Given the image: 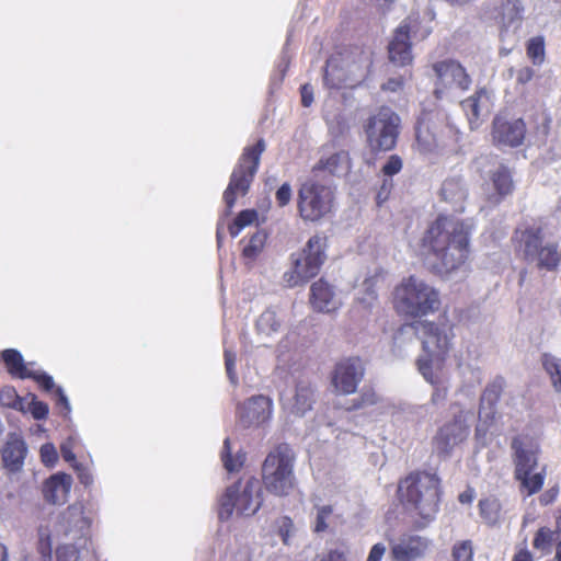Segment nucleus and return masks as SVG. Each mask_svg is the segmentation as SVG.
Wrapping results in <instances>:
<instances>
[{
	"label": "nucleus",
	"mask_w": 561,
	"mask_h": 561,
	"mask_svg": "<svg viewBox=\"0 0 561 561\" xmlns=\"http://www.w3.org/2000/svg\"><path fill=\"white\" fill-rule=\"evenodd\" d=\"M277 529H278V535L282 538V541L285 545H289L290 538L295 533V527H294L293 520L287 516H283L280 518H278L277 519Z\"/></svg>",
	"instance_id": "obj_49"
},
{
	"label": "nucleus",
	"mask_w": 561,
	"mask_h": 561,
	"mask_svg": "<svg viewBox=\"0 0 561 561\" xmlns=\"http://www.w3.org/2000/svg\"><path fill=\"white\" fill-rule=\"evenodd\" d=\"M495 415L494 405H488L480 403L479 410V423L476 427V437L478 440H482L488 432L489 425L493 421Z\"/></svg>",
	"instance_id": "obj_42"
},
{
	"label": "nucleus",
	"mask_w": 561,
	"mask_h": 561,
	"mask_svg": "<svg viewBox=\"0 0 561 561\" xmlns=\"http://www.w3.org/2000/svg\"><path fill=\"white\" fill-rule=\"evenodd\" d=\"M225 366L228 378L232 385L238 383V377L236 374V354L229 350L225 351Z\"/></svg>",
	"instance_id": "obj_54"
},
{
	"label": "nucleus",
	"mask_w": 561,
	"mask_h": 561,
	"mask_svg": "<svg viewBox=\"0 0 561 561\" xmlns=\"http://www.w3.org/2000/svg\"><path fill=\"white\" fill-rule=\"evenodd\" d=\"M73 449V442L71 438H69L67 442L62 443L60 446V453L62 458L67 461L73 465L78 463L76 461V455L72 451Z\"/></svg>",
	"instance_id": "obj_59"
},
{
	"label": "nucleus",
	"mask_w": 561,
	"mask_h": 561,
	"mask_svg": "<svg viewBox=\"0 0 561 561\" xmlns=\"http://www.w3.org/2000/svg\"><path fill=\"white\" fill-rule=\"evenodd\" d=\"M412 31L411 21H403L394 31L393 37L388 46L390 60L398 66H404L411 62L410 33Z\"/></svg>",
	"instance_id": "obj_23"
},
{
	"label": "nucleus",
	"mask_w": 561,
	"mask_h": 561,
	"mask_svg": "<svg viewBox=\"0 0 561 561\" xmlns=\"http://www.w3.org/2000/svg\"><path fill=\"white\" fill-rule=\"evenodd\" d=\"M282 408L286 417L290 421L304 417L312 409L314 403V389L307 381H299L295 389L282 396Z\"/></svg>",
	"instance_id": "obj_16"
},
{
	"label": "nucleus",
	"mask_w": 561,
	"mask_h": 561,
	"mask_svg": "<svg viewBox=\"0 0 561 561\" xmlns=\"http://www.w3.org/2000/svg\"><path fill=\"white\" fill-rule=\"evenodd\" d=\"M390 546L391 561H422L433 548V541L426 536L405 533L393 539Z\"/></svg>",
	"instance_id": "obj_15"
},
{
	"label": "nucleus",
	"mask_w": 561,
	"mask_h": 561,
	"mask_svg": "<svg viewBox=\"0 0 561 561\" xmlns=\"http://www.w3.org/2000/svg\"><path fill=\"white\" fill-rule=\"evenodd\" d=\"M520 245L527 260L538 255V251L545 245L543 232L541 228L531 227L520 233Z\"/></svg>",
	"instance_id": "obj_32"
},
{
	"label": "nucleus",
	"mask_w": 561,
	"mask_h": 561,
	"mask_svg": "<svg viewBox=\"0 0 561 561\" xmlns=\"http://www.w3.org/2000/svg\"><path fill=\"white\" fill-rule=\"evenodd\" d=\"M257 218V214L255 210L247 209L242 210L238 217L234 219V221L229 226V232L231 237H237L241 230L254 222Z\"/></svg>",
	"instance_id": "obj_44"
},
{
	"label": "nucleus",
	"mask_w": 561,
	"mask_h": 561,
	"mask_svg": "<svg viewBox=\"0 0 561 561\" xmlns=\"http://www.w3.org/2000/svg\"><path fill=\"white\" fill-rule=\"evenodd\" d=\"M1 358L11 375L22 379L33 376L32 369H30L27 364L24 363L22 354L19 351L14 348L4 350L1 353Z\"/></svg>",
	"instance_id": "obj_33"
},
{
	"label": "nucleus",
	"mask_w": 561,
	"mask_h": 561,
	"mask_svg": "<svg viewBox=\"0 0 561 561\" xmlns=\"http://www.w3.org/2000/svg\"><path fill=\"white\" fill-rule=\"evenodd\" d=\"M534 70L529 67H523L516 71L517 84L525 85L534 78Z\"/></svg>",
	"instance_id": "obj_62"
},
{
	"label": "nucleus",
	"mask_w": 561,
	"mask_h": 561,
	"mask_svg": "<svg viewBox=\"0 0 561 561\" xmlns=\"http://www.w3.org/2000/svg\"><path fill=\"white\" fill-rule=\"evenodd\" d=\"M469 412H459L454 420L444 424L433 440L434 450L444 457H449L453 450L463 443L469 435Z\"/></svg>",
	"instance_id": "obj_13"
},
{
	"label": "nucleus",
	"mask_w": 561,
	"mask_h": 561,
	"mask_svg": "<svg viewBox=\"0 0 561 561\" xmlns=\"http://www.w3.org/2000/svg\"><path fill=\"white\" fill-rule=\"evenodd\" d=\"M27 412H30L35 420H44L48 414V405L42 401H38L34 394L30 393V401H27Z\"/></svg>",
	"instance_id": "obj_48"
},
{
	"label": "nucleus",
	"mask_w": 561,
	"mask_h": 561,
	"mask_svg": "<svg viewBox=\"0 0 561 561\" xmlns=\"http://www.w3.org/2000/svg\"><path fill=\"white\" fill-rule=\"evenodd\" d=\"M262 505V485L260 480L249 478L227 488L219 501V518L228 519L236 512L240 516L254 515Z\"/></svg>",
	"instance_id": "obj_6"
},
{
	"label": "nucleus",
	"mask_w": 561,
	"mask_h": 561,
	"mask_svg": "<svg viewBox=\"0 0 561 561\" xmlns=\"http://www.w3.org/2000/svg\"><path fill=\"white\" fill-rule=\"evenodd\" d=\"M18 393L14 388L5 387L0 391V405L13 408L16 405Z\"/></svg>",
	"instance_id": "obj_56"
},
{
	"label": "nucleus",
	"mask_w": 561,
	"mask_h": 561,
	"mask_svg": "<svg viewBox=\"0 0 561 561\" xmlns=\"http://www.w3.org/2000/svg\"><path fill=\"white\" fill-rule=\"evenodd\" d=\"M541 362L554 391L561 394V358L551 354H543Z\"/></svg>",
	"instance_id": "obj_37"
},
{
	"label": "nucleus",
	"mask_w": 561,
	"mask_h": 561,
	"mask_svg": "<svg viewBox=\"0 0 561 561\" xmlns=\"http://www.w3.org/2000/svg\"><path fill=\"white\" fill-rule=\"evenodd\" d=\"M285 316L276 307L266 308L255 321L256 342L267 345L270 340L277 334L283 327Z\"/></svg>",
	"instance_id": "obj_25"
},
{
	"label": "nucleus",
	"mask_w": 561,
	"mask_h": 561,
	"mask_svg": "<svg viewBox=\"0 0 561 561\" xmlns=\"http://www.w3.org/2000/svg\"><path fill=\"white\" fill-rule=\"evenodd\" d=\"M473 548L470 540L456 542L453 548L454 561H472Z\"/></svg>",
	"instance_id": "obj_47"
},
{
	"label": "nucleus",
	"mask_w": 561,
	"mask_h": 561,
	"mask_svg": "<svg viewBox=\"0 0 561 561\" xmlns=\"http://www.w3.org/2000/svg\"><path fill=\"white\" fill-rule=\"evenodd\" d=\"M267 234L265 231H256L249 241V244L243 249V255L248 259H255L264 249Z\"/></svg>",
	"instance_id": "obj_43"
},
{
	"label": "nucleus",
	"mask_w": 561,
	"mask_h": 561,
	"mask_svg": "<svg viewBox=\"0 0 561 561\" xmlns=\"http://www.w3.org/2000/svg\"><path fill=\"white\" fill-rule=\"evenodd\" d=\"M403 503L423 520V526L434 519L438 512L439 480L428 472L410 474L399 485Z\"/></svg>",
	"instance_id": "obj_3"
},
{
	"label": "nucleus",
	"mask_w": 561,
	"mask_h": 561,
	"mask_svg": "<svg viewBox=\"0 0 561 561\" xmlns=\"http://www.w3.org/2000/svg\"><path fill=\"white\" fill-rule=\"evenodd\" d=\"M301 103L304 106L309 107L313 102V89L310 84H304L300 89Z\"/></svg>",
	"instance_id": "obj_63"
},
{
	"label": "nucleus",
	"mask_w": 561,
	"mask_h": 561,
	"mask_svg": "<svg viewBox=\"0 0 561 561\" xmlns=\"http://www.w3.org/2000/svg\"><path fill=\"white\" fill-rule=\"evenodd\" d=\"M273 414V401L265 396H254L238 407V422L243 428L259 427Z\"/></svg>",
	"instance_id": "obj_18"
},
{
	"label": "nucleus",
	"mask_w": 561,
	"mask_h": 561,
	"mask_svg": "<svg viewBox=\"0 0 561 561\" xmlns=\"http://www.w3.org/2000/svg\"><path fill=\"white\" fill-rule=\"evenodd\" d=\"M439 195L442 201L450 204L455 211L461 213L465 210L468 188L461 178L451 176L446 179L442 184Z\"/></svg>",
	"instance_id": "obj_28"
},
{
	"label": "nucleus",
	"mask_w": 561,
	"mask_h": 561,
	"mask_svg": "<svg viewBox=\"0 0 561 561\" xmlns=\"http://www.w3.org/2000/svg\"><path fill=\"white\" fill-rule=\"evenodd\" d=\"M474 164L477 170L492 183L494 193L489 196L492 202L497 203L502 196L508 195L513 192L514 183L511 171L496 157H479Z\"/></svg>",
	"instance_id": "obj_14"
},
{
	"label": "nucleus",
	"mask_w": 561,
	"mask_h": 561,
	"mask_svg": "<svg viewBox=\"0 0 561 561\" xmlns=\"http://www.w3.org/2000/svg\"><path fill=\"white\" fill-rule=\"evenodd\" d=\"M420 329L424 354L416 360L417 369L427 382L436 385L440 380L445 355L451 348L453 328L446 323L420 322Z\"/></svg>",
	"instance_id": "obj_2"
},
{
	"label": "nucleus",
	"mask_w": 561,
	"mask_h": 561,
	"mask_svg": "<svg viewBox=\"0 0 561 561\" xmlns=\"http://www.w3.org/2000/svg\"><path fill=\"white\" fill-rule=\"evenodd\" d=\"M332 505H316L311 528L314 534H323L330 529L334 519Z\"/></svg>",
	"instance_id": "obj_35"
},
{
	"label": "nucleus",
	"mask_w": 561,
	"mask_h": 561,
	"mask_svg": "<svg viewBox=\"0 0 561 561\" xmlns=\"http://www.w3.org/2000/svg\"><path fill=\"white\" fill-rule=\"evenodd\" d=\"M420 332V322L401 325L393 336V353L398 356H404L411 346L416 344Z\"/></svg>",
	"instance_id": "obj_29"
},
{
	"label": "nucleus",
	"mask_w": 561,
	"mask_h": 561,
	"mask_svg": "<svg viewBox=\"0 0 561 561\" xmlns=\"http://www.w3.org/2000/svg\"><path fill=\"white\" fill-rule=\"evenodd\" d=\"M553 540V533L548 528H540L534 539V547L539 550H546Z\"/></svg>",
	"instance_id": "obj_52"
},
{
	"label": "nucleus",
	"mask_w": 561,
	"mask_h": 561,
	"mask_svg": "<svg viewBox=\"0 0 561 561\" xmlns=\"http://www.w3.org/2000/svg\"><path fill=\"white\" fill-rule=\"evenodd\" d=\"M530 261L548 270L556 267L559 262L558 243L546 241L545 245L538 251V255H534Z\"/></svg>",
	"instance_id": "obj_36"
},
{
	"label": "nucleus",
	"mask_w": 561,
	"mask_h": 561,
	"mask_svg": "<svg viewBox=\"0 0 561 561\" xmlns=\"http://www.w3.org/2000/svg\"><path fill=\"white\" fill-rule=\"evenodd\" d=\"M377 282H378L377 275L367 277L356 290L355 300L364 309H371L377 304V300H378V294L376 290Z\"/></svg>",
	"instance_id": "obj_34"
},
{
	"label": "nucleus",
	"mask_w": 561,
	"mask_h": 561,
	"mask_svg": "<svg viewBox=\"0 0 561 561\" xmlns=\"http://www.w3.org/2000/svg\"><path fill=\"white\" fill-rule=\"evenodd\" d=\"M402 165L401 158L397 154H392L382 167V173L386 176H392L401 171Z\"/></svg>",
	"instance_id": "obj_55"
},
{
	"label": "nucleus",
	"mask_w": 561,
	"mask_h": 561,
	"mask_svg": "<svg viewBox=\"0 0 561 561\" xmlns=\"http://www.w3.org/2000/svg\"><path fill=\"white\" fill-rule=\"evenodd\" d=\"M527 55L535 65H541L545 58V44L541 37H533L527 45Z\"/></svg>",
	"instance_id": "obj_46"
},
{
	"label": "nucleus",
	"mask_w": 561,
	"mask_h": 561,
	"mask_svg": "<svg viewBox=\"0 0 561 561\" xmlns=\"http://www.w3.org/2000/svg\"><path fill=\"white\" fill-rule=\"evenodd\" d=\"M41 460L46 467H54L58 460V454L55 446L46 443L41 447Z\"/></svg>",
	"instance_id": "obj_51"
},
{
	"label": "nucleus",
	"mask_w": 561,
	"mask_h": 561,
	"mask_svg": "<svg viewBox=\"0 0 561 561\" xmlns=\"http://www.w3.org/2000/svg\"><path fill=\"white\" fill-rule=\"evenodd\" d=\"M516 479L520 482V489L523 492H526L527 495H531L537 493L545 481V471L540 472H531L525 476L516 477Z\"/></svg>",
	"instance_id": "obj_41"
},
{
	"label": "nucleus",
	"mask_w": 561,
	"mask_h": 561,
	"mask_svg": "<svg viewBox=\"0 0 561 561\" xmlns=\"http://www.w3.org/2000/svg\"><path fill=\"white\" fill-rule=\"evenodd\" d=\"M393 305L399 313L423 317L438 309L439 295L423 279L410 276L394 288Z\"/></svg>",
	"instance_id": "obj_4"
},
{
	"label": "nucleus",
	"mask_w": 561,
	"mask_h": 561,
	"mask_svg": "<svg viewBox=\"0 0 561 561\" xmlns=\"http://www.w3.org/2000/svg\"><path fill=\"white\" fill-rule=\"evenodd\" d=\"M351 168L348 153L344 150H339L332 153H327L323 149L319 161L313 165L311 175L319 179L322 172H327L333 176L345 175Z\"/></svg>",
	"instance_id": "obj_27"
},
{
	"label": "nucleus",
	"mask_w": 561,
	"mask_h": 561,
	"mask_svg": "<svg viewBox=\"0 0 561 561\" xmlns=\"http://www.w3.org/2000/svg\"><path fill=\"white\" fill-rule=\"evenodd\" d=\"M220 458L228 472H236L242 468L245 461V454L239 449L234 455H232L230 439L226 438L220 453Z\"/></svg>",
	"instance_id": "obj_38"
},
{
	"label": "nucleus",
	"mask_w": 561,
	"mask_h": 561,
	"mask_svg": "<svg viewBox=\"0 0 561 561\" xmlns=\"http://www.w3.org/2000/svg\"><path fill=\"white\" fill-rule=\"evenodd\" d=\"M480 516L489 525H495L501 518V503L494 497H485L479 502Z\"/></svg>",
	"instance_id": "obj_39"
},
{
	"label": "nucleus",
	"mask_w": 561,
	"mask_h": 561,
	"mask_svg": "<svg viewBox=\"0 0 561 561\" xmlns=\"http://www.w3.org/2000/svg\"><path fill=\"white\" fill-rule=\"evenodd\" d=\"M71 486V476L57 472L45 480L42 489L43 497L49 504L62 505L68 500Z\"/></svg>",
	"instance_id": "obj_26"
},
{
	"label": "nucleus",
	"mask_w": 561,
	"mask_h": 561,
	"mask_svg": "<svg viewBox=\"0 0 561 561\" xmlns=\"http://www.w3.org/2000/svg\"><path fill=\"white\" fill-rule=\"evenodd\" d=\"M264 150L265 142L263 139L257 140L255 145L244 149L239 163L232 171L230 182L224 192V201L228 210L234 206L237 197L244 196L248 193Z\"/></svg>",
	"instance_id": "obj_8"
},
{
	"label": "nucleus",
	"mask_w": 561,
	"mask_h": 561,
	"mask_svg": "<svg viewBox=\"0 0 561 561\" xmlns=\"http://www.w3.org/2000/svg\"><path fill=\"white\" fill-rule=\"evenodd\" d=\"M335 188L328 182L310 175L298 191L297 207L302 220L317 222L334 208Z\"/></svg>",
	"instance_id": "obj_5"
},
{
	"label": "nucleus",
	"mask_w": 561,
	"mask_h": 561,
	"mask_svg": "<svg viewBox=\"0 0 561 561\" xmlns=\"http://www.w3.org/2000/svg\"><path fill=\"white\" fill-rule=\"evenodd\" d=\"M291 195H293V192H291L290 184L284 183L283 185H280V187L277 190V192L275 194L277 204L280 207L286 206L290 202Z\"/></svg>",
	"instance_id": "obj_57"
},
{
	"label": "nucleus",
	"mask_w": 561,
	"mask_h": 561,
	"mask_svg": "<svg viewBox=\"0 0 561 561\" xmlns=\"http://www.w3.org/2000/svg\"><path fill=\"white\" fill-rule=\"evenodd\" d=\"M365 374V367L358 357H350L339 362L335 366L332 385L336 392L351 394L357 390Z\"/></svg>",
	"instance_id": "obj_17"
},
{
	"label": "nucleus",
	"mask_w": 561,
	"mask_h": 561,
	"mask_svg": "<svg viewBox=\"0 0 561 561\" xmlns=\"http://www.w3.org/2000/svg\"><path fill=\"white\" fill-rule=\"evenodd\" d=\"M437 76L435 94L437 99L451 98L457 91H466L471 84L466 69L455 60H445L434 66Z\"/></svg>",
	"instance_id": "obj_12"
},
{
	"label": "nucleus",
	"mask_w": 561,
	"mask_h": 561,
	"mask_svg": "<svg viewBox=\"0 0 561 561\" xmlns=\"http://www.w3.org/2000/svg\"><path fill=\"white\" fill-rule=\"evenodd\" d=\"M524 8L519 0H505L501 10V39L512 47L518 42L517 31L523 20Z\"/></svg>",
	"instance_id": "obj_21"
},
{
	"label": "nucleus",
	"mask_w": 561,
	"mask_h": 561,
	"mask_svg": "<svg viewBox=\"0 0 561 561\" xmlns=\"http://www.w3.org/2000/svg\"><path fill=\"white\" fill-rule=\"evenodd\" d=\"M440 116V113L427 112L423 113L419 118L416 144L421 152L432 153L440 148H445L447 146L446 136L456 139L458 130L453 124L447 122L444 128L437 124Z\"/></svg>",
	"instance_id": "obj_11"
},
{
	"label": "nucleus",
	"mask_w": 561,
	"mask_h": 561,
	"mask_svg": "<svg viewBox=\"0 0 561 561\" xmlns=\"http://www.w3.org/2000/svg\"><path fill=\"white\" fill-rule=\"evenodd\" d=\"M392 180H388V179H385L377 195H376V201H377V204L378 205H381L383 204L389 195H390V192L392 190Z\"/></svg>",
	"instance_id": "obj_60"
},
{
	"label": "nucleus",
	"mask_w": 561,
	"mask_h": 561,
	"mask_svg": "<svg viewBox=\"0 0 561 561\" xmlns=\"http://www.w3.org/2000/svg\"><path fill=\"white\" fill-rule=\"evenodd\" d=\"M399 125L400 117L390 107H381L368 119L365 128L369 149L374 152L393 149Z\"/></svg>",
	"instance_id": "obj_10"
},
{
	"label": "nucleus",
	"mask_w": 561,
	"mask_h": 561,
	"mask_svg": "<svg viewBox=\"0 0 561 561\" xmlns=\"http://www.w3.org/2000/svg\"><path fill=\"white\" fill-rule=\"evenodd\" d=\"M310 304L316 311L325 313L336 311L342 305L334 287L323 279L311 285Z\"/></svg>",
	"instance_id": "obj_24"
},
{
	"label": "nucleus",
	"mask_w": 561,
	"mask_h": 561,
	"mask_svg": "<svg viewBox=\"0 0 561 561\" xmlns=\"http://www.w3.org/2000/svg\"><path fill=\"white\" fill-rule=\"evenodd\" d=\"M504 386V379L503 378H496L491 383L488 385L485 390L482 393L481 402L483 404L488 405H495L497 400L500 399V396L502 393Z\"/></svg>",
	"instance_id": "obj_45"
},
{
	"label": "nucleus",
	"mask_w": 561,
	"mask_h": 561,
	"mask_svg": "<svg viewBox=\"0 0 561 561\" xmlns=\"http://www.w3.org/2000/svg\"><path fill=\"white\" fill-rule=\"evenodd\" d=\"M327 238L316 234L311 237L301 252L293 254V268L283 275L287 287H296L314 277L327 260Z\"/></svg>",
	"instance_id": "obj_7"
},
{
	"label": "nucleus",
	"mask_w": 561,
	"mask_h": 561,
	"mask_svg": "<svg viewBox=\"0 0 561 561\" xmlns=\"http://www.w3.org/2000/svg\"><path fill=\"white\" fill-rule=\"evenodd\" d=\"M470 129H477L489 117L493 107V95L486 88H480L460 102Z\"/></svg>",
	"instance_id": "obj_20"
},
{
	"label": "nucleus",
	"mask_w": 561,
	"mask_h": 561,
	"mask_svg": "<svg viewBox=\"0 0 561 561\" xmlns=\"http://www.w3.org/2000/svg\"><path fill=\"white\" fill-rule=\"evenodd\" d=\"M470 229L465 221L438 216L421 239V255L436 273L451 274L465 264Z\"/></svg>",
	"instance_id": "obj_1"
},
{
	"label": "nucleus",
	"mask_w": 561,
	"mask_h": 561,
	"mask_svg": "<svg viewBox=\"0 0 561 561\" xmlns=\"http://www.w3.org/2000/svg\"><path fill=\"white\" fill-rule=\"evenodd\" d=\"M525 134V123L520 118L506 121L496 117L493 122L492 137L497 146L517 147L523 142Z\"/></svg>",
	"instance_id": "obj_22"
},
{
	"label": "nucleus",
	"mask_w": 561,
	"mask_h": 561,
	"mask_svg": "<svg viewBox=\"0 0 561 561\" xmlns=\"http://www.w3.org/2000/svg\"><path fill=\"white\" fill-rule=\"evenodd\" d=\"M91 520L84 515L83 505L75 503L68 506L58 517V534L66 537L79 538L82 547L87 545V538Z\"/></svg>",
	"instance_id": "obj_19"
},
{
	"label": "nucleus",
	"mask_w": 561,
	"mask_h": 561,
	"mask_svg": "<svg viewBox=\"0 0 561 561\" xmlns=\"http://www.w3.org/2000/svg\"><path fill=\"white\" fill-rule=\"evenodd\" d=\"M27 448L23 439L14 437L7 444L2 453L4 466L11 471L19 470L26 455Z\"/></svg>",
	"instance_id": "obj_31"
},
{
	"label": "nucleus",
	"mask_w": 561,
	"mask_h": 561,
	"mask_svg": "<svg viewBox=\"0 0 561 561\" xmlns=\"http://www.w3.org/2000/svg\"><path fill=\"white\" fill-rule=\"evenodd\" d=\"M294 457L287 446L271 451L263 463V481L271 493L284 496L294 488Z\"/></svg>",
	"instance_id": "obj_9"
},
{
	"label": "nucleus",
	"mask_w": 561,
	"mask_h": 561,
	"mask_svg": "<svg viewBox=\"0 0 561 561\" xmlns=\"http://www.w3.org/2000/svg\"><path fill=\"white\" fill-rule=\"evenodd\" d=\"M79 548H82L81 543L76 545H65L57 549V561H78L79 559Z\"/></svg>",
	"instance_id": "obj_50"
},
{
	"label": "nucleus",
	"mask_w": 561,
	"mask_h": 561,
	"mask_svg": "<svg viewBox=\"0 0 561 561\" xmlns=\"http://www.w3.org/2000/svg\"><path fill=\"white\" fill-rule=\"evenodd\" d=\"M38 543L37 550L41 556V561H51V533L48 528V524L41 523L37 529Z\"/></svg>",
	"instance_id": "obj_40"
},
{
	"label": "nucleus",
	"mask_w": 561,
	"mask_h": 561,
	"mask_svg": "<svg viewBox=\"0 0 561 561\" xmlns=\"http://www.w3.org/2000/svg\"><path fill=\"white\" fill-rule=\"evenodd\" d=\"M319 561H346V557L343 551L332 549L320 557Z\"/></svg>",
	"instance_id": "obj_64"
},
{
	"label": "nucleus",
	"mask_w": 561,
	"mask_h": 561,
	"mask_svg": "<svg viewBox=\"0 0 561 561\" xmlns=\"http://www.w3.org/2000/svg\"><path fill=\"white\" fill-rule=\"evenodd\" d=\"M323 83L330 89L339 88L342 83L341 76L334 73L333 60H329L327 64L323 75Z\"/></svg>",
	"instance_id": "obj_53"
},
{
	"label": "nucleus",
	"mask_w": 561,
	"mask_h": 561,
	"mask_svg": "<svg viewBox=\"0 0 561 561\" xmlns=\"http://www.w3.org/2000/svg\"><path fill=\"white\" fill-rule=\"evenodd\" d=\"M32 375L28 378L36 380L45 390L49 391L54 389L55 383L53 377L43 371L32 370Z\"/></svg>",
	"instance_id": "obj_58"
},
{
	"label": "nucleus",
	"mask_w": 561,
	"mask_h": 561,
	"mask_svg": "<svg viewBox=\"0 0 561 561\" xmlns=\"http://www.w3.org/2000/svg\"><path fill=\"white\" fill-rule=\"evenodd\" d=\"M514 450L515 477L531 473L537 466V457L533 449L526 448L519 438L512 442Z\"/></svg>",
	"instance_id": "obj_30"
},
{
	"label": "nucleus",
	"mask_w": 561,
	"mask_h": 561,
	"mask_svg": "<svg viewBox=\"0 0 561 561\" xmlns=\"http://www.w3.org/2000/svg\"><path fill=\"white\" fill-rule=\"evenodd\" d=\"M386 551V546L381 542H378L371 547L366 561H381Z\"/></svg>",
	"instance_id": "obj_61"
}]
</instances>
